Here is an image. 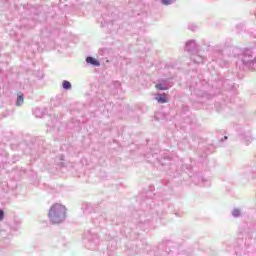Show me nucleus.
<instances>
[{"label": "nucleus", "mask_w": 256, "mask_h": 256, "mask_svg": "<svg viewBox=\"0 0 256 256\" xmlns=\"http://www.w3.org/2000/svg\"><path fill=\"white\" fill-rule=\"evenodd\" d=\"M52 223H61L65 219V206L61 204H54L48 214Z\"/></svg>", "instance_id": "nucleus-1"}, {"label": "nucleus", "mask_w": 256, "mask_h": 256, "mask_svg": "<svg viewBox=\"0 0 256 256\" xmlns=\"http://www.w3.org/2000/svg\"><path fill=\"white\" fill-rule=\"evenodd\" d=\"M86 62L90 63V65H95L96 67H99V65H101V63H99L95 58L93 57H87L86 58Z\"/></svg>", "instance_id": "nucleus-2"}, {"label": "nucleus", "mask_w": 256, "mask_h": 256, "mask_svg": "<svg viewBox=\"0 0 256 256\" xmlns=\"http://www.w3.org/2000/svg\"><path fill=\"white\" fill-rule=\"evenodd\" d=\"M158 103H167V96L165 94L160 95L156 98Z\"/></svg>", "instance_id": "nucleus-3"}, {"label": "nucleus", "mask_w": 256, "mask_h": 256, "mask_svg": "<svg viewBox=\"0 0 256 256\" xmlns=\"http://www.w3.org/2000/svg\"><path fill=\"white\" fill-rule=\"evenodd\" d=\"M24 102V98H23V94H19L18 95V98H17V101H16V105L18 107H21V104Z\"/></svg>", "instance_id": "nucleus-4"}, {"label": "nucleus", "mask_w": 256, "mask_h": 256, "mask_svg": "<svg viewBox=\"0 0 256 256\" xmlns=\"http://www.w3.org/2000/svg\"><path fill=\"white\" fill-rule=\"evenodd\" d=\"M63 89H70L71 88V82L64 80L63 82Z\"/></svg>", "instance_id": "nucleus-5"}, {"label": "nucleus", "mask_w": 256, "mask_h": 256, "mask_svg": "<svg viewBox=\"0 0 256 256\" xmlns=\"http://www.w3.org/2000/svg\"><path fill=\"white\" fill-rule=\"evenodd\" d=\"M232 215L234 217H239V215H241V212L239 211V209H235V210H233Z\"/></svg>", "instance_id": "nucleus-6"}, {"label": "nucleus", "mask_w": 256, "mask_h": 256, "mask_svg": "<svg viewBox=\"0 0 256 256\" xmlns=\"http://www.w3.org/2000/svg\"><path fill=\"white\" fill-rule=\"evenodd\" d=\"M173 1H175V0H162V3L164 5H171V3H173Z\"/></svg>", "instance_id": "nucleus-7"}, {"label": "nucleus", "mask_w": 256, "mask_h": 256, "mask_svg": "<svg viewBox=\"0 0 256 256\" xmlns=\"http://www.w3.org/2000/svg\"><path fill=\"white\" fill-rule=\"evenodd\" d=\"M156 89H159L160 91L165 90V88H164L163 85H161V84H157V85H156Z\"/></svg>", "instance_id": "nucleus-8"}, {"label": "nucleus", "mask_w": 256, "mask_h": 256, "mask_svg": "<svg viewBox=\"0 0 256 256\" xmlns=\"http://www.w3.org/2000/svg\"><path fill=\"white\" fill-rule=\"evenodd\" d=\"M4 215L5 213L3 212V210H0V221H3Z\"/></svg>", "instance_id": "nucleus-9"}]
</instances>
